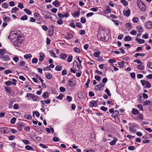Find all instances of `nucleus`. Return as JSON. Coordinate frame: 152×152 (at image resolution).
<instances>
[{
	"instance_id": "1",
	"label": "nucleus",
	"mask_w": 152,
	"mask_h": 152,
	"mask_svg": "<svg viewBox=\"0 0 152 152\" xmlns=\"http://www.w3.org/2000/svg\"><path fill=\"white\" fill-rule=\"evenodd\" d=\"M17 31H14L11 32L8 36V38L12 41L14 40V45L16 47H19L21 46L23 40V36L21 35H19Z\"/></svg>"
},
{
	"instance_id": "2",
	"label": "nucleus",
	"mask_w": 152,
	"mask_h": 152,
	"mask_svg": "<svg viewBox=\"0 0 152 152\" xmlns=\"http://www.w3.org/2000/svg\"><path fill=\"white\" fill-rule=\"evenodd\" d=\"M107 31L105 30L100 31L97 35L98 38L103 41H107L108 40V36Z\"/></svg>"
},
{
	"instance_id": "3",
	"label": "nucleus",
	"mask_w": 152,
	"mask_h": 152,
	"mask_svg": "<svg viewBox=\"0 0 152 152\" xmlns=\"http://www.w3.org/2000/svg\"><path fill=\"white\" fill-rule=\"evenodd\" d=\"M137 4L140 9L142 11H144L146 10L145 6L143 2L140 0L137 1Z\"/></svg>"
},
{
	"instance_id": "4",
	"label": "nucleus",
	"mask_w": 152,
	"mask_h": 152,
	"mask_svg": "<svg viewBox=\"0 0 152 152\" xmlns=\"http://www.w3.org/2000/svg\"><path fill=\"white\" fill-rule=\"evenodd\" d=\"M89 105L90 107H96L98 105L97 101L92 100L90 102Z\"/></svg>"
},
{
	"instance_id": "5",
	"label": "nucleus",
	"mask_w": 152,
	"mask_h": 152,
	"mask_svg": "<svg viewBox=\"0 0 152 152\" xmlns=\"http://www.w3.org/2000/svg\"><path fill=\"white\" fill-rule=\"evenodd\" d=\"M1 131L2 133L7 134L9 132V128L5 127H2L1 129Z\"/></svg>"
},
{
	"instance_id": "6",
	"label": "nucleus",
	"mask_w": 152,
	"mask_h": 152,
	"mask_svg": "<svg viewBox=\"0 0 152 152\" xmlns=\"http://www.w3.org/2000/svg\"><path fill=\"white\" fill-rule=\"evenodd\" d=\"M146 28L148 29H151L152 28V22L151 21H148L146 23L145 25Z\"/></svg>"
},
{
	"instance_id": "7",
	"label": "nucleus",
	"mask_w": 152,
	"mask_h": 152,
	"mask_svg": "<svg viewBox=\"0 0 152 152\" xmlns=\"http://www.w3.org/2000/svg\"><path fill=\"white\" fill-rule=\"evenodd\" d=\"M123 13L124 15L126 17H128L130 14L131 12L129 9H128L127 10H124L123 11Z\"/></svg>"
},
{
	"instance_id": "8",
	"label": "nucleus",
	"mask_w": 152,
	"mask_h": 152,
	"mask_svg": "<svg viewBox=\"0 0 152 152\" xmlns=\"http://www.w3.org/2000/svg\"><path fill=\"white\" fill-rule=\"evenodd\" d=\"M45 57V54L43 53H40L39 54V60L40 61H42Z\"/></svg>"
},
{
	"instance_id": "9",
	"label": "nucleus",
	"mask_w": 152,
	"mask_h": 152,
	"mask_svg": "<svg viewBox=\"0 0 152 152\" xmlns=\"http://www.w3.org/2000/svg\"><path fill=\"white\" fill-rule=\"evenodd\" d=\"M4 61H7L10 59V58L7 55H4L1 57Z\"/></svg>"
},
{
	"instance_id": "10",
	"label": "nucleus",
	"mask_w": 152,
	"mask_h": 152,
	"mask_svg": "<svg viewBox=\"0 0 152 152\" xmlns=\"http://www.w3.org/2000/svg\"><path fill=\"white\" fill-rule=\"evenodd\" d=\"M69 85L71 87L75 86L76 85L75 81L69 80L68 81Z\"/></svg>"
},
{
	"instance_id": "11",
	"label": "nucleus",
	"mask_w": 152,
	"mask_h": 152,
	"mask_svg": "<svg viewBox=\"0 0 152 152\" xmlns=\"http://www.w3.org/2000/svg\"><path fill=\"white\" fill-rule=\"evenodd\" d=\"M34 17L37 20H41V16L38 13L36 12L34 13Z\"/></svg>"
},
{
	"instance_id": "12",
	"label": "nucleus",
	"mask_w": 152,
	"mask_h": 152,
	"mask_svg": "<svg viewBox=\"0 0 152 152\" xmlns=\"http://www.w3.org/2000/svg\"><path fill=\"white\" fill-rule=\"evenodd\" d=\"M51 15V13L47 11L45 12L44 18L46 19H48L49 18V16Z\"/></svg>"
},
{
	"instance_id": "13",
	"label": "nucleus",
	"mask_w": 152,
	"mask_h": 152,
	"mask_svg": "<svg viewBox=\"0 0 152 152\" xmlns=\"http://www.w3.org/2000/svg\"><path fill=\"white\" fill-rule=\"evenodd\" d=\"M39 97L38 96L34 95V94H32L31 99H32L33 101L37 102L39 99Z\"/></svg>"
},
{
	"instance_id": "14",
	"label": "nucleus",
	"mask_w": 152,
	"mask_h": 152,
	"mask_svg": "<svg viewBox=\"0 0 152 152\" xmlns=\"http://www.w3.org/2000/svg\"><path fill=\"white\" fill-rule=\"evenodd\" d=\"M113 139L114 140L110 142V145H115V144L116 141L118 140V139L116 137H114Z\"/></svg>"
},
{
	"instance_id": "15",
	"label": "nucleus",
	"mask_w": 152,
	"mask_h": 152,
	"mask_svg": "<svg viewBox=\"0 0 152 152\" xmlns=\"http://www.w3.org/2000/svg\"><path fill=\"white\" fill-rule=\"evenodd\" d=\"M129 129L130 131L133 133H135L136 132V130L134 126H131L130 127Z\"/></svg>"
},
{
	"instance_id": "16",
	"label": "nucleus",
	"mask_w": 152,
	"mask_h": 152,
	"mask_svg": "<svg viewBox=\"0 0 152 152\" xmlns=\"http://www.w3.org/2000/svg\"><path fill=\"white\" fill-rule=\"evenodd\" d=\"M119 114V112L117 110L114 111L112 115V116L113 117L115 118Z\"/></svg>"
},
{
	"instance_id": "17",
	"label": "nucleus",
	"mask_w": 152,
	"mask_h": 152,
	"mask_svg": "<svg viewBox=\"0 0 152 152\" xmlns=\"http://www.w3.org/2000/svg\"><path fill=\"white\" fill-rule=\"evenodd\" d=\"M67 37L66 38V39H70L73 37V35L70 32H69L67 33Z\"/></svg>"
},
{
	"instance_id": "18",
	"label": "nucleus",
	"mask_w": 152,
	"mask_h": 152,
	"mask_svg": "<svg viewBox=\"0 0 152 152\" xmlns=\"http://www.w3.org/2000/svg\"><path fill=\"white\" fill-rule=\"evenodd\" d=\"M132 113L134 115L139 114V112L138 110L133 108L132 110Z\"/></svg>"
},
{
	"instance_id": "19",
	"label": "nucleus",
	"mask_w": 152,
	"mask_h": 152,
	"mask_svg": "<svg viewBox=\"0 0 152 152\" xmlns=\"http://www.w3.org/2000/svg\"><path fill=\"white\" fill-rule=\"evenodd\" d=\"M105 10L109 13H110L111 12V9L109 6H105Z\"/></svg>"
},
{
	"instance_id": "20",
	"label": "nucleus",
	"mask_w": 152,
	"mask_h": 152,
	"mask_svg": "<svg viewBox=\"0 0 152 152\" xmlns=\"http://www.w3.org/2000/svg\"><path fill=\"white\" fill-rule=\"evenodd\" d=\"M49 52L50 53V56L52 57H53L55 58H56L57 57L56 54L54 53L53 51L51 50H49Z\"/></svg>"
},
{
	"instance_id": "21",
	"label": "nucleus",
	"mask_w": 152,
	"mask_h": 152,
	"mask_svg": "<svg viewBox=\"0 0 152 152\" xmlns=\"http://www.w3.org/2000/svg\"><path fill=\"white\" fill-rule=\"evenodd\" d=\"M138 31L142 32L143 31V28L140 25L137 26V27Z\"/></svg>"
},
{
	"instance_id": "22",
	"label": "nucleus",
	"mask_w": 152,
	"mask_h": 152,
	"mask_svg": "<svg viewBox=\"0 0 152 152\" xmlns=\"http://www.w3.org/2000/svg\"><path fill=\"white\" fill-rule=\"evenodd\" d=\"M118 64L120 66V67H123L125 64L124 61H123L120 62H118Z\"/></svg>"
},
{
	"instance_id": "23",
	"label": "nucleus",
	"mask_w": 152,
	"mask_h": 152,
	"mask_svg": "<svg viewBox=\"0 0 152 152\" xmlns=\"http://www.w3.org/2000/svg\"><path fill=\"white\" fill-rule=\"evenodd\" d=\"M95 89L96 91H102V88L99 85L95 86Z\"/></svg>"
},
{
	"instance_id": "24",
	"label": "nucleus",
	"mask_w": 152,
	"mask_h": 152,
	"mask_svg": "<svg viewBox=\"0 0 152 152\" xmlns=\"http://www.w3.org/2000/svg\"><path fill=\"white\" fill-rule=\"evenodd\" d=\"M132 20L134 23H137L139 21V19L137 18L134 17L133 18Z\"/></svg>"
},
{
	"instance_id": "25",
	"label": "nucleus",
	"mask_w": 152,
	"mask_h": 152,
	"mask_svg": "<svg viewBox=\"0 0 152 152\" xmlns=\"http://www.w3.org/2000/svg\"><path fill=\"white\" fill-rule=\"evenodd\" d=\"M137 41L138 42L139 44H142L144 43L145 40L137 38L136 39Z\"/></svg>"
},
{
	"instance_id": "26",
	"label": "nucleus",
	"mask_w": 152,
	"mask_h": 152,
	"mask_svg": "<svg viewBox=\"0 0 152 152\" xmlns=\"http://www.w3.org/2000/svg\"><path fill=\"white\" fill-rule=\"evenodd\" d=\"M18 10L19 9L17 7H14L11 10V12L12 13H15L18 11Z\"/></svg>"
},
{
	"instance_id": "27",
	"label": "nucleus",
	"mask_w": 152,
	"mask_h": 152,
	"mask_svg": "<svg viewBox=\"0 0 152 152\" xmlns=\"http://www.w3.org/2000/svg\"><path fill=\"white\" fill-rule=\"evenodd\" d=\"M53 5H55V6L56 7H58L60 5L59 3L57 1H54L53 2Z\"/></svg>"
},
{
	"instance_id": "28",
	"label": "nucleus",
	"mask_w": 152,
	"mask_h": 152,
	"mask_svg": "<svg viewBox=\"0 0 152 152\" xmlns=\"http://www.w3.org/2000/svg\"><path fill=\"white\" fill-rule=\"evenodd\" d=\"M125 26L126 28L128 29H131L132 27V26L131 24L129 23H126Z\"/></svg>"
},
{
	"instance_id": "29",
	"label": "nucleus",
	"mask_w": 152,
	"mask_h": 152,
	"mask_svg": "<svg viewBox=\"0 0 152 152\" xmlns=\"http://www.w3.org/2000/svg\"><path fill=\"white\" fill-rule=\"evenodd\" d=\"M67 57V56L65 54H61L60 56V58L62 59H64Z\"/></svg>"
},
{
	"instance_id": "30",
	"label": "nucleus",
	"mask_w": 152,
	"mask_h": 152,
	"mask_svg": "<svg viewBox=\"0 0 152 152\" xmlns=\"http://www.w3.org/2000/svg\"><path fill=\"white\" fill-rule=\"evenodd\" d=\"M25 148L28 150H32L33 151V148H32L29 145H27L25 147Z\"/></svg>"
},
{
	"instance_id": "31",
	"label": "nucleus",
	"mask_w": 152,
	"mask_h": 152,
	"mask_svg": "<svg viewBox=\"0 0 152 152\" xmlns=\"http://www.w3.org/2000/svg\"><path fill=\"white\" fill-rule=\"evenodd\" d=\"M43 97L45 99H46L48 97V93L46 92H44L43 94Z\"/></svg>"
},
{
	"instance_id": "32",
	"label": "nucleus",
	"mask_w": 152,
	"mask_h": 152,
	"mask_svg": "<svg viewBox=\"0 0 152 152\" xmlns=\"http://www.w3.org/2000/svg\"><path fill=\"white\" fill-rule=\"evenodd\" d=\"M100 53L101 52L99 51H98L97 52H95L94 53V56L95 57H98L99 56Z\"/></svg>"
},
{
	"instance_id": "33",
	"label": "nucleus",
	"mask_w": 152,
	"mask_h": 152,
	"mask_svg": "<svg viewBox=\"0 0 152 152\" xmlns=\"http://www.w3.org/2000/svg\"><path fill=\"white\" fill-rule=\"evenodd\" d=\"M24 58L26 59H27L29 58L32 57V55L30 54H28L25 55L24 56Z\"/></svg>"
},
{
	"instance_id": "34",
	"label": "nucleus",
	"mask_w": 152,
	"mask_h": 152,
	"mask_svg": "<svg viewBox=\"0 0 152 152\" xmlns=\"http://www.w3.org/2000/svg\"><path fill=\"white\" fill-rule=\"evenodd\" d=\"M145 55V54L144 53L140 54V53H135L134 55V56L136 58H137L138 56H144Z\"/></svg>"
},
{
	"instance_id": "35",
	"label": "nucleus",
	"mask_w": 152,
	"mask_h": 152,
	"mask_svg": "<svg viewBox=\"0 0 152 152\" xmlns=\"http://www.w3.org/2000/svg\"><path fill=\"white\" fill-rule=\"evenodd\" d=\"M35 114L36 116L37 117H39V114L38 111H33V116H34V115Z\"/></svg>"
},
{
	"instance_id": "36",
	"label": "nucleus",
	"mask_w": 152,
	"mask_h": 152,
	"mask_svg": "<svg viewBox=\"0 0 152 152\" xmlns=\"http://www.w3.org/2000/svg\"><path fill=\"white\" fill-rule=\"evenodd\" d=\"M12 84V82L10 81H7L5 83L6 85L7 86H11V85Z\"/></svg>"
},
{
	"instance_id": "37",
	"label": "nucleus",
	"mask_w": 152,
	"mask_h": 152,
	"mask_svg": "<svg viewBox=\"0 0 152 152\" xmlns=\"http://www.w3.org/2000/svg\"><path fill=\"white\" fill-rule=\"evenodd\" d=\"M25 62L23 61H21L18 63V65L20 66H24Z\"/></svg>"
},
{
	"instance_id": "38",
	"label": "nucleus",
	"mask_w": 152,
	"mask_h": 152,
	"mask_svg": "<svg viewBox=\"0 0 152 152\" xmlns=\"http://www.w3.org/2000/svg\"><path fill=\"white\" fill-rule=\"evenodd\" d=\"M121 2L123 3V4L125 6H126L128 5V3L126 1V0H121Z\"/></svg>"
},
{
	"instance_id": "39",
	"label": "nucleus",
	"mask_w": 152,
	"mask_h": 152,
	"mask_svg": "<svg viewBox=\"0 0 152 152\" xmlns=\"http://www.w3.org/2000/svg\"><path fill=\"white\" fill-rule=\"evenodd\" d=\"M146 87V88H149L151 87V84L148 81L145 82Z\"/></svg>"
},
{
	"instance_id": "40",
	"label": "nucleus",
	"mask_w": 152,
	"mask_h": 152,
	"mask_svg": "<svg viewBox=\"0 0 152 152\" xmlns=\"http://www.w3.org/2000/svg\"><path fill=\"white\" fill-rule=\"evenodd\" d=\"M2 6L4 8L7 9L8 8V5L7 3H4L2 4Z\"/></svg>"
},
{
	"instance_id": "41",
	"label": "nucleus",
	"mask_w": 152,
	"mask_h": 152,
	"mask_svg": "<svg viewBox=\"0 0 152 152\" xmlns=\"http://www.w3.org/2000/svg\"><path fill=\"white\" fill-rule=\"evenodd\" d=\"M80 13L78 11L75 12H74L73 15L74 17H77L79 16Z\"/></svg>"
},
{
	"instance_id": "42",
	"label": "nucleus",
	"mask_w": 152,
	"mask_h": 152,
	"mask_svg": "<svg viewBox=\"0 0 152 152\" xmlns=\"http://www.w3.org/2000/svg\"><path fill=\"white\" fill-rule=\"evenodd\" d=\"M131 39L132 38L131 37H130L129 36H127L124 38V40L125 41H129L131 40Z\"/></svg>"
},
{
	"instance_id": "43",
	"label": "nucleus",
	"mask_w": 152,
	"mask_h": 152,
	"mask_svg": "<svg viewBox=\"0 0 152 152\" xmlns=\"http://www.w3.org/2000/svg\"><path fill=\"white\" fill-rule=\"evenodd\" d=\"M16 119L15 117L12 118L10 120V123L12 124H14L15 123Z\"/></svg>"
},
{
	"instance_id": "44",
	"label": "nucleus",
	"mask_w": 152,
	"mask_h": 152,
	"mask_svg": "<svg viewBox=\"0 0 152 152\" xmlns=\"http://www.w3.org/2000/svg\"><path fill=\"white\" fill-rule=\"evenodd\" d=\"M144 67L142 64H140L137 66V68L140 70H142L144 68Z\"/></svg>"
},
{
	"instance_id": "45",
	"label": "nucleus",
	"mask_w": 152,
	"mask_h": 152,
	"mask_svg": "<svg viewBox=\"0 0 152 152\" xmlns=\"http://www.w3.org/2000/svg\"><path fill=\"white\" fill-rule=\"evenodd\" d=\"M72 58L73 57L72 56H69L67 59V61L69 62H71L72 60Z\"/></svg>"
},
{
	"instance_id": "46",
	"label": "nucleus",
	"mask_w": 152,
	"mask_h": 152,
	"mask_svg": "<svg viewBox=\"0 0 152 152\" xmlns=\"http://www.w3.org/2000/svg\"><path fill=\"white\" fill-rule=\"evenodd\" d=\"M151 104L149 100H146L143 103L144 105H149Z\"/></svg>"
},
{
	"instance_id": "47",
	"label": "nucleus",
	"mask_w": 152,
	"mask_h": 152,
	"mask_svg": "<svg viewBox=\"0 0 152 152\" xmlns=\"http://www.w3.org/2000/svg\"><path fill=\"white\" fill-rule=\"evenodd\" d=\"M46 78L49 79H51L52 77V75L50 74H47L46 75Z\"/></svg>"
},
{
	"instance_id": "48",
	"label": "nucleus",
	"mask_w": 152,
	"mask_h": 152,
	"mask_svg": "<svg viewBox=\"0 0 152 152\" xmlns=\"http://www.w3.org/2000/svg\"><path fill=\"white\" fill-rule=\"evenodd\" d=\"M62 69V67L61 66H57L55 68V69L57 71H60Z\"/></svg>"
},
{
	"instance_id": "49",
	"label": "nucleus",
	"mask_w": 152,
	"mask_h": 152,
	"mask_svg": "<svg viewBox=\"0 0 152 152\" xmlns=\"http://www.w3.org/2000/svg\"><path fill=\"white\" fill-rule=\"evenodd\" d=\"M24 117L25 118H27L28 119H31L32 118V117L31 115L26 114L25 115Z\"/></svg>"
},
{
	"instance_id": "50",
	"label": "nucleus",
	"mask_w": 152,
	"mask_h": 152,
	"mask_svg": "<svg viewBox=\"0 0 152 152\" xmlns=\"http://www.w3.org/2000/svg\"><path fill=\"white\" fill-rule=\"evenodd\" d=\"M24 11L28 15H30L31 14V11L27 9H25L24 10Z\"/></svg>"
},
{
	"instance_id": "51",
	"label": "nucleus",
	"mask_w": 152,
	"mask_h": 152,
	"mask_svg": "<svg viewBox=\"0 0 152 152\" xmlns=\"http://www.w3.org/2000/svg\"><path fill=\"white\" fill-rule=\"evenodd\" d=\"M53 29H50L49 31V34L50 36H52L53 34Z\"/></svg>"
},
{
	"instance_id": "52",
	"label": "nucleus",
	"mask_w": 152,
	"mask_h": 152,
	"mask_svg": "<svg viewBox=\"0 0 152 152\" xmlns=\"http://www.w3.org/2000/svg\"><path fill=\"white\" fill-rule=\"evenodd\" d=\"M13 60L16 63H17L19 60V58L17 56H15L13 58Z\"/></svg>"
},
{
	"instance_id": "53",
	"label": "nucleus",
	"mask_w": 152,
	"mask_h": 152,
	"mask_svg": "<svg viewBox=\"0 0 152 152\" xmlns=\"http://www.w3.org/2000/svg\"><path fill=\"white\" fill-rule=\"evenodd\" d=\"M32 94L31 93H27L26 94V96L28 98V99L29 100L31 99V97L32 95Z\"/></svg>"
},
{
	"instance_id": "54",
	"label": "nucleus",
	"mask_w": 152,
	"mask_h": 152,
	"mask_svg": "<svg viewBox=\"0 0 152 152\" xmlns=\"http://www.w3.org/2000/svg\"><path fill=\"white\" fill-rule=\"evenodd\" d=\"M94 78L96 80L98 81H100L101 79V77L97 75H95Z\"/></svg>"
},
{
	"instance_id": "55",
	"label": "nucleus",
	"mask_w": 152,
	"mask_h": 152,
	"mask_svg": "<svg viewBox=\"0 0 152 152\" xmlns=\"http://www.w3.org/2000/svg\"><path fill=\"white\" fill-rule=\"evenodd\" d=\"M138 116H137V117L141 121H142L143 120V116L140 113L139 114Z\"/></svg>"
},
{
	"instance_id": "56",
	"label": "nucleus",
	"mask_w": 152,
	"mask_h": 152,
	"mask_svg": "<svg viewBox=\"0 0 152 152\" xmlns=\"http://www.w3.org/2000/svg\"><path fill=\"white\" fill-rule=\"evenodd\" d=\"M137 107L139 108L140 110L141 111H142L143 110V108L142 105L139 104L137 106Z\"/></svg>"
},
{
	"instance_id": "57",
	"label": "nucleus",
	"mask_w": 152,
	"mask_h": 152,
	"mask_svg": "<svg viewBox=\"0 0 152 152\" xmlns=\"http://www.w3.org/2000/svg\"><path fill=\"white\" fill-rule=\"evenodd\" d=\"M28 19L27 16L26 15H25L21 17V19L22 20H26Z\"/></svg>"
},
{
	"instance_id": "58",
	"label": "nucleus",
	"mask_w": 152,
	"mask_h": 152,
	"mask_svg": "<svg viewBox=\"0 0 152 152\" xmlns=\"http://www.w3.org/2000/svg\"><path fill=\"white\" fill-rule=\"evenodd\" d=\"M37 59L35 58H33L32 60V62L33 63H37Z\"/></svg>"
},
{
	"instance_id": "59",
	"label": "nucleus",
	"mask_w": 152,
	"mask_h": 152,
	"mask_svg": "<svg viewBox=\"0 0 152 152\" xmlns=\"http://www.w3.org/2000/svg\"><path fill=\"white\" fill-rule=\"evenodd\" d=\"M74 50L75 52L77 53H79L80 52V49L77 48V47H75L74 48Z\"/></svg>"
},
{
	"instance_id": "60",
	"label": "nucleus",
	"mask_w": 152,
	"mask_h": 152,
	"mask_svg": "<svg viewBox=\"0 0 152 152\" xmlns=\"http://www.w3.org/2000/svg\"><path fill=\"white\" fill-rule=\"evenodd\" d=\"M57 23L58 25H61L63 24V22L62 20L58 19L57 20Z\"/></svg>"
},
{
	"instance_id": "61",
	"label": "nucleus",
	"mask_w": 152,
	"mask_h": 152,
	"mask_svg": "<svg viewBox=\"0 0 152 152\" xmlns=\"http://www.w3.org/2000/svg\"><path fill=\"white\" fill-rule=\"evenodd\" d=\"M4 88L5 90L9 93H10L11 91V89L10 87H5Z\"/></svg>"
},
{
	"instance_id": "62",
	"label": "nucleus",
	"mask_w": 152,
	"mask_h": 152,
	"mask_svg": "<svg viewBox=\"0 0 152 152\" xmlns=\"http://www.w3.org/2000/svg\"><path fill=\"white\" fill-rule=\"evenodd\" d=\"M64 96V95L63 94H60L57 97V98L58 99L60 100H61L62 99V98Z\"/></svg>"
},
{
	"instance_id": "63",
	"label": "nucleus",
	"mask_w": 152,
	"mask_h": 152,
	"mask_svg": "<svg viewBox=\"0 0 152 152\" xmlns=\"http://www.w3.org/2000/svg\"><path fill=\"white\" fill-rule=\"evenodd\" d=\"M5 51L4 49H1L0 50V54L3 55L5 53Z\"/></svg>"
},
{
	"instance_id": "64",
	"label": "nucleus",
	"mask_w": 152,
	"mask_h": 152,
	"mask_svg": "<svg viewBox=\"0 0 152 152\" xmlns=\"http://www.w3.org/2000/svg\"><path fill=\"white\" fill-rule=\"evenodd\" d=\"M147 65L148 66L151 68L152 69V63L151 62H149L147 64Z\"/></svg>"
}]
</instances>
